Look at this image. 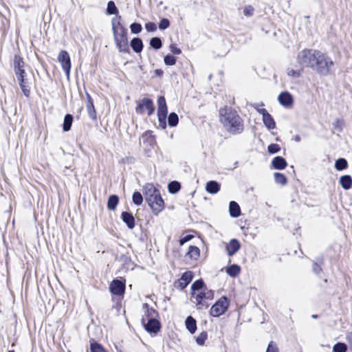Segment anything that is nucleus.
I'll return each mask as SVG.
<instances>
[{"mask_svg": "<svg viewBox=\"0 0 352 352\" xmlns=\"http://www.w3.org/2000/svg\"><path fill=\"white\" fill-rule=\"evenodd\" d=\"M219 120L224 129L232 135L241 133L244 130L243 120L239 113L231 107L221 108Z\"/></svg>", "mask_w": 352, "mask_h": 352, "instance_id": "f03ea898", "label": "nucleus"}, {"mask_svg": "<svg viewBox=\"0 0 352 352\" xmlns=\"http://www.w3.org/2000/svg\"><path fill=\"white\" fill-rule=\"evenodd\" d=\"M109 290L113 295L121 296L124 293L125 283L120 280H113L109 285Z\"/></svg>", "mask_w": 352, "mask_h": 352, "instance_id": "9d476101", "label": "nucleus"}, {"mask_svg": "<svg viewBox=\"0 0 352 352\" xmlns=\"http://www.w3.org/2000/svg\"><path fill=\"white\" fill-rule=\"evenodd\" d=\"M131 47L135 52L140 53L143 48L142 41L140 38H133L131 41Z\"/></svg>", "mask_w": 352, "mask_h": 352, "instance_id": "a878e982", "label": "nucleus"}, {"mask_svg": "<svg viewBox=\"0 0 352 352\" xmlns=\"http://www.w3.org/2000/svg\"><path fill=\"white\" fill-rule=\"evenodd\" d=\"M346 340L350 345L351 350L352 349V332H349L346 335Z\"/></svg>", "mask_w": 352, "mask_h": 352, "instance_id": "4d7b16f0", "label": "nucleus"}, {"mask_svg": "<svg viewBox=\"0 0 352 352\" xmlns=\"http://www.w3.org/2000/svg\"><path fill=\"white\" fill-rule=\"evenodd\" d=\"M263 116V122L265 126L270 130L274 129L276 127V124L272 116L267 112Z\"/></svg>", "mask_w": 352, "mask_h": 352, "instance_id": "4be33fe9", "label": "nucleus"}, {"mask_svg": "<svg viewBox=\"0 0 352 352\" xmlns=\"http://www.w3.org/2000/svg\"><path fill=\"white\" fill-rule=\"evenodd\" d=\"M170 23L167 19H163L159 23V28L160 30H166L169 27Z\"/></svg>", "mask_w": 352, "mask_h": 352, "instance_id": "8fccbe9b", "label": "nucleus"}, {"mask_svg": "<svg viewBox=\"0 0 352 352\" xmlns=\"http://www.w3.org/2000/svg\"><path fill=\"white\" fill-rule=\"evenodd\" d=\"M322 270L321 267L320 265H318V264L316 263H314V266H313V271L316 273V274H319L320 272V271Z\"/></svg>", "mask_w": 352, "mask_h": 352, "instance_id": "13d9d810", "label": "nucleus"}, {"mask_svg": "<svg viewBox=\"0 0 352 352\" xmlns=\"http://www.w3.org/2000/svg\"><path fill=\"white\" fill-rule=\"evenodd\" d=\"M143 309L145 311V314L142 316V323H145L148 319L155 318L157 314L154 309L149 308L148 304L146 303L143 305Z\"/></svg>", "mask_w": 352, "mask_h": 352, "instance_id": "dca6fc26", "label": "nucleus"}, {"mask_svg": "<svg viewBox=\"0 0 352 352\" xmlns=\"http://www.w3.org/2000/svg\"><path fill=\"white\" fill-rule=\"evenodd\" d=\"M118 201H119V198L117 195H111L108 199L107 208L109 210H114L116 208Z\"/></svg>", "mask_w": 352, "mask_h": 352, "instance_id": "cd10ccee", "label": "nucleus"}, {"mask_svg": "<svg viewBox=\"0 0 352 352\" xmlns=\"http://www.w3.org/2000/svg\"><path fill=\"white\" fill-rule=\"evenodd\" d=\"M14 73L17 78H20L21 76H25V72L23 68L16 69L14 70Z\"/></svg>", "mask_w": 352, "mask_h": 352, "instance_id": "5fc2aeb1", "label": "nucleus"}, {"mask_svg": "<svg viewBox=\"0 0 352 352\" xmlns=\"http://www.w3.org/2000/svg\"><path fill=\"white\" fill-rule=\"evenodd\" d=\"M192 237H193V236L191 234H188V235L184 236L183 238H182L179 240V244L181 245H184L186 242L189 241L191 239H192Z\"/></svg>", "mask_w": 352, "mask_h": 352, "instance_id": "6e6d98bb", "label": "nucleus"}, {"mask_svg": "<svg viewBox=\"0 0 352 352\" xmlns=\"http://www.w3.org/2000/svg\"><path fill=\"white\" fill-rule=\"evenodd\" d=\"M130 28L133 34H139L142 30L141 24L138 23L131 24Z\"/></svg>", "mask_w": 352, "mask_h": 352, "instance_id": "37998d69", "label": "nucleus"}, {"mask_svg": "<svg viewBox=\"0 0 352 352\" xmlns=\"http://www.w3.org/2000/svg\"><path fill=\"white\" fill-rule=\"evenodd\" d=\"M25 65V63L23 60V58L19 56L15 55L14 58V69L16 70V69L23 68Z\"/></svg>", "mask_w": 352, "mask_h": 352, "instance_id": "f704fd0d", "label": "nucleus"}, {"mask_svg": "<svg viewBox=\"0 0 352 352\" xmlns=\"http://www.w3.org/2000/svg\"><path fill=\"white\" fill-rule=\"evenodd\" d=\"M265 352H279V349H278L277 344L275 342L271 341L268 344V346L267 347Z\"/></svg>", "mask_w": 352, "mask_h": 352, "instance_id": "de8ad7c7", "label": "nucleus"}, {"mask_svg": "<svg viewBox=\"0 0 352 352\" xmlns=\"http://www.w3.org/2000/svg\"><path fill=\"white\" fill-rule=\"evenodd\" d=\"M181 188L180 184L177 181H173L168 184V188L170 193L177 192Z\"/></svg>", "mask_w": 352, "mask_h": 352, "instance_id": "72a5a7b5", "label": "nucleus"}, {"mask_svg": "<svg viewBox=\"0 0 352 352\" xmlns=\"http://www.w3.org/2000/svg\"><path fill=\"white\" fill-rule=\"evenodd\" d=\"M185 325L190 333H194L197 330L196 320L190 316H188L185 321Z\"/></svg>", "mask_w": 352, "mask_h": 352, "instance_id": "5701e85b", "label": "nucleus"}, {"mask_svg": "<svg viewBox=\"0 0 352 352\" xmlns=\"http://www.w3.org/2000/svg\"><path fill=\"white\" fill-rule=\"evenodd\" d=\"M207 333L206 331H203L197 337L196 342L197 344L201 346L205 343L206 340L207 339Z\"/></svg>", "mask_w": 352, "mask_h": 352, "instance_id": "79ce46f5", "label": "nucleus"}, {"mask_svg": "<svg viewBox=\"0 0 352 352\" xmlns=\"http://www.w3.org/2000/svg\"><path fill=\"white\" fill-rule=\"evenodd\" d=\"M159 190L152 184H146L143 187V194L146 201L153 197Z\"/></svg>", "mask_w": 352, "mask_h": 352, "instance_id": "f3484780", "label": "nucleus"}, {"mask_svg": "<svg viewBox=\"0 0 352 352\" xmlns=\"http://www.w3.org/2000/svg\"><path fill=\"white\" fill-rule=\"evenodd\" d=\"M241 271V267L236 264L231 265L226 270V273L231 277L237 276Z\"/></svg>", "mask_w": 352, "mask_h": 352, "instance_id": "bb28decb", "label": "nucleus"}, {"mask_svg": "<svg viewBox=\"0 0 352 352\" xmlns=\"http://www.w3.org/2000/svg\"><path fill=\"white\" fill-rule=\"evenodd\" d=\"M118 14V9L116 6L115 3L113 1H109L107 3V14L112 15V14Z\"/></svg>", "mask_w": 352, "mask_h": 352, "instance_id": "2f4dec72", "label": "nucleus"}, {"mask_svg": "<svg viewBox=\"0 0 352 352\" xmlns=\"http://www.w3.org/2000/svg\"><path fill=\"white\" fill-rule=\"evenodd\" d=\"M150 45L154 49L158 50L162 47V41L160 38L153 37L150 41Z\"/></svg>", "mask_w": 352, "mask_h": 352, "instance_id": "58836bf2", "label": "nucleus"}, {"mask_svg": "<svg viewBox=\"0 0 352 352\" xmlns=\"http://www.w3.org/2000/svg\"><path fill=\"white\" fill-rule=\"evenodd\" d=\"M267 150L270 153L274 154L279 152L280 147L278 144H271L268 146Z\"/></svg>", "mask_w": 352, "mask_h": 352, "instance_id": "49530a36", "label": "nucleus"}, {"mask_svg": "<svg viewBox=\"0 0 352 352\" xmlns=\"http://www.w3.org/2000/svg\"><path fill=\"white\" fill-rule=\"evenodd\" d=\"M230 215L232 217H238L241 214V209L239 205L234 201L230 202L229 204Z\"/></svg>", "mask_w": 352, "mask_h": 352, "instance_id": "412c9836", "label": "nucleus"}, {"mask_svg": "<svg viewBox=\"0 0 352 352\" xmlns=\"http://www.w3.org/2000/svg\"><path fill=\"white\" fill-rule=\"evenodd\" d=\"M145 28L148 32H154L157 30L156 25L154 23H148L145 25Z\"/></svg>", "mask_w": 352, "mask_h": 352, "instance_id": "603ef678", "label": "nucleus"}, {"mask_svg": "<svg viewBox=\"0 0 352 352\" xmlns=\"http://www.w3.org/2000/svg\"><path fill=\"white\" fill-rule=\"evenodd\" d=\"M348 166V162L344 158H339L335 162V168L338 170L346 169Z\"/></svg>", "mask_w": 352, "mask_h": 352, "instance_id": "7c9ffc66", "label": "nucleus"}, {"mask_svg": "<svg viewBox=\"0 0 352 352\" xmlns=\"http://www.w3.org/2000/svg\"><path fill=\"white\" fill-rule=\"evenodd\" d=\"M302 72V67H296V68H288L287 69V75L289 76L294 77V78H298L301 76Z\"/></svg>", "mask_w": 352, "mask_h": 352, "instance_id": "473e14b6", "label": "nucleus"}, {"mask_svg": "<svg viewBox=\"0 0 352 352\" xmlns=\"http://www.w3.org/2000/svg\"><path fill=\"white\" fill-rule=\"evenodd\" d=\"M58 60L60 63L62 69L67 78H69L71 69V60L68 52L65 50H61L58 54Z\"/></svg>", "mask_w": 352, "mask_h": 352, "instance_id": "6e6552de", "label": "nucleus"}, {"mask_svg": "<svg viewBox=\"0 0 352 352\" xmlns=\"http://www.w3.org/2000/svg\"><path fill=\"white\" fill-rule=\"evenodd\" d=\"M87 102L86 107H87L88 115L91 120H96L97 116H96V109L94 106L93 100H92L91 96L88 93H87Z\"/></svg>", "mask_w": 352, "mask_h": 352, "instance_id": "2eb2a0df", "label": "nucleus"}, {"mask_svg": "<svg viewBox=\"0 0 352 352\" xmlns=\"http://www.w3.org/2000/svg\"><path fill=\"white\" fill-rule=\"evenodd\" d=\"M206 190L210 194H215L219 191L220 186L215 181H210L206 184Z\"/></svg>", "mask_w": 352, "mask_h": 352, "instance_id": "393cba45", "label": "nucleus"}, {"mask_svg": "<svg viewBox=\"0 0 352 352\" xmlns=\"http://www.w3.org/2000/svg\"><path fill=\"white\" fill-rule=\"evenodd\" d=\"M241 245L236 239H232L226 245L227 254L229 256L234 255L240 249Z\"/></svg>", "mask_w": 352, "mask_h": 352, "instance_id": "ddd939ff", "label": "nucleus"}, {"mask_svg": "<svg viewBox=\"0 0 352 352\" xmlns=\"http://www.w3.org/2000/svg\"><path fill=\"white\" fill-rule=\"evenodd\" d=\"M342 124H343V122H342V120H336L335 121V122L333 123V125H334V126H335V127H339V128H340V129L341 130V128H342Z\"/></svg>", "mask_w": 352, "mask_h": 352, "instance_id": "bf43d9fd", "label": "nucleus"}, {"mask_svg": "<svg viewBox=\"0 0 352 352\" xmlns=\"http://www.w3.org/2000/svg\"><path fill=\"white\" fill-rule=\"evenodd\" d=\"M294 140H295L296 142H300V136H298V135L295 136V138H294Z\"/></svg>", "mask_w": 352, "mask_h": 352, "instance_id": "680f3d73", "label": "nucleus"}, {"mask_svg": "<svg viewBox=\"0 0 352 352\" xmlns=\"http://www.w3.org/2000/svg\"><path fill=\"white\" fill-rule=\"evenodd\" d=\"M113 39L120 52L129 53L127 30L121 24V16L111 19Z\"/></svg>", "mask_w": 352, "mask_h": 352, "instance_id": "7ed1b4c3", "label": "nucleus"}, {"mask_svg": "<svg viewBox=\"0 0 352 352\" xmlns=\"http://www.w3.org/2000/svg\"><path fill=\"white\" fill-rule=\"evenodd\" d=\"M296 62L302 67L310 68L321 76L329 75L334 65L327 54L314 49L300 51L296 56Z\"/></svg>", "mask_w": 352, "mask_h": 352, "instance_id": "f257e3e1", "label": "nucleus"}, {"mask_svg": "<svg viewBox=\"0 0 352 352\" xmlns=\"http://www.w3.org/2000/svg\"><path fill=\"white\" fill-rule=\"evenodd\" d=\"M200 254V250L197 246L191 245L188 248L187 256L192 259L197 260Z\"/></svg>", "mask_w": 352, "mask_h": 352, "instance_id": "c85d7f7f", "label": "nucleus"}, {"mask_svg": "<svg viewBox=\"0 0 352 352\" xmlns=\"http://www.w3.org/2000/svg\"><path fill=\"white\" fill-rule=\"evenodd\" d=\"M253 12H254V8L252 6H248L245 7L244 10H243V14L245 16H252L253 14Z\"/></svg>", "mask_w": 352, "mask_h": 352, "instance_id": "3c124183", "label": "nucleus"}, {"mask_svg": "<svg viewBox=\"0 0 352 352\" xmlns=\"http://www.w3.org/2000/svg\"><path fill=\"white\" fill-rule=\"evenodd\" d=\"M274 179L277 184H285L287 181L286 177L283 174L280 173H274Z\"/></svg>", "mask_w": 352, "mask_h": 352, "instance_id": "ea45409f", "label": "nucleus"}, {"mask_svg": "<svg viewBox=\"0 0 352 352\" xmlns=\"http://www.w3.org/2000/svg\"><path fill=\"white\" fill-rule=\"evenodd\" d=\"M340 184L344 190H349L352 186V178L350 175H346L340 177Z\"/></svg>", "mask_w": 352, "mask_h": 352, "instance_id": "b1692460", "label": "nucleus"}, {"mask_svg": "<svg viewBox=\"0 0 352 352\" xmlns=\"http://www.w3.org/2000/svg\"><path fill=\"white\" fill-rule=\"evenodd\" d=\"M157 116L160 124L166 127V118L168 113L166 100L164 96H160L157 100Z\"/></svg>", "mask_w": 352, "mask_h": 352, "instance_id": "423d86ee", "label": "nucleus"}, {"mask_svg": "<svg viewBox=\"0 0 352 352\" xmlns=\"http://www.w3.org/2000/svg\"><path fill=\"white\" fill-rule=\"evenodd\" d=\"M155 72L156 75H157L159 76H161L163 74V71L162 69H156Z\"/></svg>", "mask_w": 352, "mask_h": 352, "instance_id": "052dcab7", "label": "nucleus"}, {"mask_svg": "<svg viewBox=\"0 0 352 352\" xmlns=\"http://www.w3.org/2000/svg\"><path fill=\"white\" fill-rule=\"evenodd\" d=\"M19 82L20 87L26 97H29L30 95V89L29 87V82L28 78L25 76H21L20 78H17Z\"/></svg>", "mask_w": 352, "mask_h": 352, "instance_id": "a211bd4d", "label": "nucleus"}, {"mask_svg": "<svg viewBox=\"0 0 352 352\" xmlns=\"http://www.w3.org/2000/svg\"><path fill=\"white\" fill-rule=\"evenodd\" d=\"M204 286V281L202 280H197L191 285L192 292H198Z\"/></svg>", "mask_w": 352, "mask_h": 352, "instance_id": "a19ab883", "label": "nucleus"}, {"mask_svg": "<svg viewBox=\"0 0 352 352\" xmlns=\"http://www.w3.org/2000/svg\"><path fill=\"white\" fill-rule=\"evenodd\" d=\"M193 278L192 272L190 271L185 272L182 277L178 280V284L181 289H184L191 282Z\"/></svg>", "mask_w": 352, "mask_h": 352, "instance_id": "f8f14e48", "label": "nucleus"}, {"mask_svg": "<svg viewBox=\"0 0 352 352\" xmlns=\"http://www.w3.org/2000/svg\"><path fill=\"white\" fill-rule=\"evenodd\" d=\"M346 344L342 342H338L333 347V352H346Z\"/></svg>", "mask_w": 352, "mask_h": 352, "instance_id": "4c0bfd02", "label": "nucleus"}, {"mask_svg": "<svg viewBox=\"0 0 352 352\" xmlns=\"http://www.w3.org/2000/svg\"><path fill=\"white\" fill-rule=\"evenodd\" d=\"M229 306V302L226 296L220 298L211 307L210 314L213 317H219L223 315Z\"/></svg>", "mask_w": 352, "mask_h": 352, "instance_id": "39448f33", "label": "nucleus"}, {"mask_svg": "<svg viewBox=\"0 0 352 352\" xmlns=\"http://www.w3.org/2000/svg\"><path fill=\"white\" fill-rule=\"evenodd\" d=\"M133 202L136 206H140L143 201V197L140 192H135L132 197Z\"/></svg>", "mask_w": 352, "mask_h": 352, "instance_id": "e433bc0d", "label": "nucleus"}, {"mask_svg": "<svg viewBox=\"0 0 352 352\" xmlns=\"http://www.w3.org/2000/svg\"><path fill=\"white\" fill-rule=\"evenodd\" d=\"M144 109L147 110L148 116H151V114L153 113L155 107L153 105V102L151 99L143 98L142 101L136 107L135 111L138 113L142 114L144 113Z\"/></svg>", "mask_w": 352, "mask_h": 352, "instance_id": "1a4fd4ad", "label": "nucleus"}, {"mask_svg": "<svg viewBox=\"0 0 352 352\" xmlns=\"http://www.w3.org/2000/svg\"><path fill=\"white\" fill-rule=\"evenodd\" d=\"M192 297L195 298L194 302L196 304L197 309L208 307L207 301L213 299L214 293L212 290L206 288L201 292H192Z\"/></svg>", "mask_w": 352, "mask_h": 352, "instance_id": "20e7f679", "label": "nucleus"}, {"mask_svg": "<svg viewBox=\"0 0 352 352\" xmlns=\"http://www.w3.org/2000/svg\"><path fill=\"white\" fill-rule=\"evenodd\" d=\"M178 116L175 113H170L168 118V123L170 126H175L178 124Z\"/></svg>", "mask_w": 352, "mask_h": 352, "instance_id": "c9c22d12", "label": "nucleus"}, {"mask_svg": "<svg viewBox=\"0 0 352 352\" xmlns=\"http://www.w3.org/2000/svg\"><path fill=\"white\" fill-rule=\"evenodd\" d=\"M8 352H14V351H9Z\"/></svg>", "mask_w": 352, "mask_h": 352, "instance_id": "e2e57ef3", "label": "nucleus"}, {"mask_svg": "<svg viewBox=\"0 0 352 352\" xmlns=\"http://www.w3.org/2000/svg\"><path fill=\"white\" fill-rule=\"evenodd\" d=\"M91 352H107L98 343H92L90 347Z\"/></svg>", "mask_w": 352, "mask_h": 352, "instance_id": "c03bdc74", "label": "nucleus"}, {"mask_svg": "<svg viewBox=\"0 0 352 352\" xmlns=\"http://www.w3.org/2000/svg\"><path fill=\"white\" fill-rule=\"evenodd\" d=\"M145 329L150 333H156L160 329L161 325L160 322L155 318L148 319L145 323H142Z\"/></svg>", "mask_w": 352, "mask_h": 352, "instance_id": "9b49d317", "label": "nucleus"}, {"mask_svg": "<svg viewBox=\"0 0 352 352\" xmlns=\"http://www.w3.org/2000/svg\"><path fill=\"white\" fill-rule=\"evenodd\" d=\"M164 61L166 65H174L176 63V58L172 55H166Z\"/></svg>", "mask_w": 352, "mask_h": 352, "instance_id": "a18cd8bd", "label": "nucleus"}, {"mask_svg": "<svg viewBox=\"0 0 352 352\" xmlns=\"http://www.w3.org/2000/svg\"><path fill=\"white\" fill-rule=\"evenodd\" d=\"M252 106L260 114L262 115V116L264 115V113H263V112L265 111V114L266 113H267V111L265 108L263 107V104H254Z\"/></svg>", "mask_w": 352, "mask_h": 352, "instance_id": "09e8293b", "label": "nucleus"}, {"mask_svg": "<svg viewBox=\"0 0 352 352\" xmlns=\"http://www.w3.org/2000/svg\"><path fill=\"white\" fill-rule=\"evenodd\" d=\"M351 352H352V349H351Z\"/></svg>", "mask_w": 352, "mask_h": 352, "instance_id": "0e129e2a", "label": "nucleus"}, {"mask_svg": "<svg viewBox=\"0 0 352 352\" xmlns=\"http://www.w3.org/2000/svg\"><path fill=\"white\" fill-rule=\"evenodd\" d=\"M146 201L153 212L155 214H157L164 209V203L160 195V191L146 200Z\"/></svg>", "mask_w": 352, "mask_h": 352, "instance_id": "0eeeda50", "label": "nucleus"}, {"mask_svg": "<svg viewBox=\"0 0 352 352\" xmlns=\"http://www.w3.org/2000/svg\"><path fill=\"white\" fill-rule=\"evenodd\" d=\"M121 218L129 229H133L135 227V219L131 213L122 212Z\"/></svg>", "mask_w": 352, "mask_h": 352, "instance_id": "6ab92c4d", "label": "nucleus"}, {"mask_svg": "<svg viewBox=\"0 0 352 352\" xmlns=\"http://www.w3.org/2000/svg\"><path fill=\"white\" fill-rule=\"evenodd\" d=\"M278 102L285 107H290L293 103V98L288 92H283L278 96Z\"/></svg>", "mask_w": 352, "mask_h": 352, "instance_id": "4468645a", "label": "nucleus"}, {"mask_svg": "<svg viewBox=\"0 0 352 352\" xmlns=\"http://www.w3.org/2000/svg\"><path fill=\"white\" fill-rule=\"evenodd\" d=\"M170 51L174 54H180L182 51L177 47L175 44H171L170 45Z\"/></svg>", "mask_w": 352, "mask_h": 352, "instance_id": "864d4df0", "label": "nucleus"}, {"mask_svg": "<svg viewBox=\"0 0 352 352\" xmlns=\"http://www.w3.org/2000/svg\"><path fill=\"white\" fill-rule=\"evenodd\" d=\"M272 166L274 169L283 170L287 166L286 160L280 156L275 157L272 160Z\"/></svg>", "mask_w": 352, "mask_h": 352, "instance_id": "aec40b11", "label": "nucleus"}, {"mask_svg": "<svg viewBox=\"0 0 352 352\" xmlns=\"http://www.w3.org/2000/svg\"><path fill=\"white\" fill-rule=\"evenodd\" d=\"M73 122V117L71 114H67L65 116L63 121V131H69L71 129V126Z\"/></svg>", "mask_w": 352, "mask_h": 352, "instance_id": "c756f323", "label": "nucleus"}]
</instances>
